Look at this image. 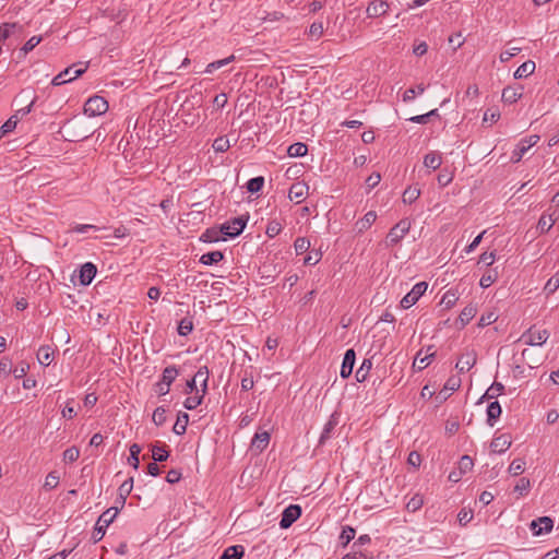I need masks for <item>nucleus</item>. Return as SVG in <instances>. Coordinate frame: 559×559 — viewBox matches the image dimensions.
I'll use <instances>...</instances> for the list:
<instances>
[{
	"instance_id": "2eb2a0df",
	"label": "nucleus",
	"mask_w": 559,
	"mask_h": 559,
	"mask_svg": "<svg viewBox=\"0 0 559 559\" xmlns=\"http://www.w3.org/2000/svg\"><path fill=\"white\" fill-rule=\"evenodd\" d=\"M308 189L305 182H295L289 188L288 198L296 203H300L308 194Z\"/></svg>"
},
{
	"instance_id": "4468645a",
	"label": "nucleus",
	"mask_w": 559,
	"mask_h": 559,
	"mask_svg": "<svg viewBox=\"0 0 559 559\" xmlns=\"http://www.w3.org/2000/svg\"><path fill=\"white\" fill-rule=\"evenodd\" d=\"M355 359H356L355 350L353 348L347 349L345 352V355L343 358V364L341 367V372H340L342 378L346 379L352 374L353 368L355 365Z\"/></svg>"
},
{
	"instance_id": "f257e3e1",
	"label": "nucleus",
	"mask_w": 559,
	"mask_h": 559,
	"mask_svg": "<svg viewBox=\"0 0 559 559\" xmlns=\"http://www.w3.org/2000/svg\"><path fill=\"white\" fill-rule=\"evenodd\" d=\"M119 510V507H111L100 514L92 536L95 543L99 542L105 536L106 528L114 522Z\"/></svg>"
},
{
	"instance_id": "423d86ee",
	"label": "nucleus",
	"mask_w": 559,
	"mask_h": 559,
	"mask_svg": "<svg viewBox=\"0 0 559 559\" xmlns=\"http://www.w3.org/2000/svg\"><path fill=\"white\" fill-rule=\"evenodd\" d=\"M108 102L98 95L90 97L84 105V114L90 117L104 115L108 110Z\"/></svg>"
},
{
	"instance_id": "393cba45",
	"label": "nucleus",
	"mask_w": 559,
	"mask_h": 559,
	"mask_svg": "<svg viewBox=\"0 0 559 559\" xmlns=\"http://www.w3.org/2000/svg\"><path fill=\"white\" fill-rule=\"evenodd\" d=\"M224 259V254L222 251H211L207 253H204L200 258V262L204 265H213L218 262H221Z\"/></svg>"
},
{
	"instance_id": "aec40b11",
	"label": "nucleus",
	"mask_w": 559,
	"mask_h": 559,
	"mask_svg": "<svg viewBox=\"0 0 559 559\" xmlns=\"http://www.w3.org/2000/svg\"><path fill=\"white\" fill-rule=\"evenodd\" d=\"M133 488V478L130 477L129 479L124 480L118 491H119V497H118V500L117 502L120 504V508H122L126 503V500H127V497L130 495L131 490Z\"/></svg>"
},
{
	"instance_id": "5fc2aeb1",
	"label": "nucleus",
	"mask_w": 559,
	"mask_h": 559,
	"mask_svg": "<svg viewBox=\"0 0 559 559\" xmlns=\"http://www.w3.org/2000/svg\"><path fill=\"white\" fill-rule=\"evenodd\" d=\"M59 484V475L56 472H50L45 479L44 488L46 490H51L56 488Z\"/></svg>"
},
{
	"instance_id": "a19ab883",
	"label": "nucleus",
	"mask_w": 559,
	"mask_h": 559,
	"mask_svg": "<svg viewBox=\"0 0 559 559\" xmlns=\"http://www.w3.org/2000/svg\"><path fill=\"white\" fill-rule=\"evenodd\" d=\"M141 452V448L139 444L136 443H133L131 447H130V456L128 457V462L129 464L134 468V469H138L139 468V464H140V460H139V454Z\"/></svg>"
},
{
	"instance_id": "a18cd8bd",
	"label": "nucleus",
	"mask_w": 559,
	"mask_h": 559,
	"mask_svg": "<svg viewBox=\"0 0 559 559\" xmlns=\"http://www.w3.org/2000/svg\"><path fill=\"white\" fill-rule=\"evenodd\" d=\"M531 489V480L526 477H522L518 480L514 486V492L519 493V496L526 495Z\"/></svg>"
},
{
	"instance_id": "5701e85b",
	"label": "nucleus",
	"mask_w": 559,
	"mask_h": 559,
	"mask_svg": "<svg viewBox=\"0 0 559 559\" xmlns=\"http://www.w3.org/2000/svg\"><path fill=\"white\" fill-rule=\"evenodd\" d=\"M442 164L441 155L437 152H430L425 155L424 157V165L425 167L436 170L438 169Z\"/></svg>"
},
{
	"instance_id": "72a5a7b5",
	"label": "nucleus",
	"mask_w": 559,
	"mask_h": 559,
	"mask_svg": "<svg viewBox=\"0 0 559 559\" xmlns=\"http://www.w3.org/2000/svg\"><path fill=\"white\" fill-rule=\"evenodd\" d=\"M420 197V189L417 187H408L404 190L402 200L404 203L412 204Z\"/></svg>"
},
{
	"instance_id": "052dcab7",
	"label": "nucleus",
	"mask_w": 559,
	"mask_h": 559,
	"mask_svg": "<svg viewBox=\"0 0 559 559\" xmlns=\"http://www.w3.org/2000/svg\"><path fill=\"white\" fill-rule=\"evenodd\" d=\"M473 511L465 508H463L457 514V521L463 526L468 524L473 520Z\"/></svg>"
},
{
	"instance_id": "9d476101",
	"label": "nucleus",
	"mask_w": 559,
	"mask_h": 559,
	"mask_svg": "<svg viewBox=\"0 0 559 559\" xmlns=\"http://www.w3.org/2000/svg\"><path fill=\"white\" fill-rule=\"evenodd\" d=\"M476 361H477L476 353L474 350H467L460 356V358L455 365V368L461 373L467 372L475 366Z\"/></svg>"
},
{
	"instance_id": "ea45409f",
	"label": "nucleus",
	"mask_w": 559,
	"mask_h": 559,
	"mask_svg": "<svg viewBox=\"0 0 559 559\" xmlns=\"http://www.w3.org/2000/svg\"><path fill=\"white\" fill-rule=\"evenodd\" d=\"M554 224L555 218H552L551 215H542L538 221L537 228L542 234L548 233L550 228L554 226Z\"/></svg>"
},
{
	"instance_id": "c756f323",
	"label": "nucleus",
	"mask_w": 559,
	"mask_h": 559,
	"mask_svg": "<svg viewBox=\"0 0 559 559\" xmlns=\"http://www.w3.org/2000/svg\"><path fill=\"white\" fill-rule=\"evenodd\" d=\"M535 71V62L534 61H525L523 62L514 72L515 79H523L531 75Z\"/></svg>"
},
{
	"instance_id": "4be33fe9",
	"label": "nucleus",
	"mask_w": 559,
	"mask_h": 559,
	"mask_svg": "<svg viewBox=\"0 0 559 559\" xmlns=\"http://www.w3.org/2000/svg\"><path fill=\"white\" fill-rule=\"evenodd\" d=\"M501 415V406L497 401L491 402L487 407V424L492 427L496 419Z\"/></svg>"
},
{
	"instance_id": "473e14b6",
	"label": "nucleus",
	"mask_w": 559,
	"mask_h": 559,
	"mask_svg": "<svg viewBox=\"0 0 559 559\" xmlns=\"http://www.w3.org/2000/svg\"><path fill=\"white\" fill-rule=\"evenodd\" d=\"M189 421V415L187 413H181L178 415L177 421L174 425V432L176 435H183L187 430V425Z\"/></svg>"
},
{
	"instance_id": "49530a36",
	"label": "nucleus",
	"mask_w": 559,
	"mask_h": 559,
	"mask_svg": "<svg viewBox=\"0 0 559 559\" xmlns=\"http://www.w3.org/2000/svg\"><path fill=\"white\" fill-rule=\"evenodd\" d=\"M498 320V316L495 311H488L486 313H483L478 320V326L485 328L492 323H495Z\"/></svg>"
},
{
	"instance_id": "1a4fd4ad",
	"label": "nucleus",
	"mask_w": 559,
	"mask_h": 559,
	"mask_svg": "<svg viewBox=\"0 0 559 559\" xmlns=\"http://www.w3.org/2000/svg\"><path fill=\"white\" fill-rule=\"evenodd\" d=\"M301 515V508L297 504L288 506L282 513L280 526L282 528H288L294 522H296Z\"/></svg>"
},
{
	"instance_id": "de8ad7c7",
	"label": "nucleus",
	"mask_w": 559,
	"mask_h": 559,
	"mask_svg": "<svg viewBox=\"0 0 559 559\" xmlns=\"http://www.w3.org/2000/svg\"><path fill=\"white\" fill-rule=\"evenodd\" d=\"M41 39H43L41 36H33V37H31L24 44V46L21 48L20 53L22 56H26L28 52H31L41 41Z\"/></svg>"
},
{
	"instance_id": "c9c22d12",
	"label": "nucleus",
	"mask_w": 559,
	"mask_h": 559,
	"mask_svg": "<svg viewBox=\"0 0 559 559\" xmlns=\"http://www.w3.org/2000/svg\"><path fill=\"white\" fill-rule=\"evenodd\" d=\"M204 395L205 394H203L202 392L200 393V391L197 390L194 395L188 396L185 400V407L190 411L197 408L202 403Z\"/></svg>"
},
{
	"instance_id": "bb28decb",
	"label": "nucleus",
	"mask_w": 559,
	"mask_h": 559,
	"mask_svg": "<svg viewBox=\"0 0 559 559\" xmlns=\"http://www.w3.org/2000/svg\"><path fill=\"white\" fill-rule=\"evenodd\" d=\"M504 391V385L500 382H493L481 396L480 402L483 400H493L501 395Z\"/></svg>"
},
{
	"instance_id": "09e8293b",
	"label": "nucleus",
	"mask_w": 559,
	"mask_h": 559,
	"mask_svg": "<svg viewBox=\"0 0 559 559\" xmlns=\"http://www.w3.org/2000/svg\"><path fill=\"white\" fill-rule=\"evenodd\" d=\"M263 185H264V178L263 177H255V178L250 179L247 182V190L250 193H257V192H259L263 188Z\"/></svg>"
},
{
	"instance_id": "a878e982",
	"label": "nucleus",
	"mask_w": 559,
	"mask_h": 559,
	"mask_svg": "<svg viewBox=\"0 0 559 559\" xmlns=\"http://www.w3.org/2000/svg\"><path fill=\"white\" fill-rule=\"evenodd\" d=\"M40 365L49 366L53 359V350L49 346H40L37 353Z\"/></svg>"
},
{
	"instance_id": "f3484780",
	"label": "nucleus",
	"mask_w": 559,
	"mask_h": 559,
	"mask_svg": "<svg viewBox=\"0 0 559 559\" xmlns=\"http://www.w3.org/2000/svg\"><path fill=\"white\" fill-rule=\"evenodd\" d=\"M523 95L522 86H507L502 91V100L508 104L518 102Z\"/></svg>"
},
{
	"instance_id": "4d7b16f0",
	"label": "nucleus",
	"mask_w": 559,
	"mask_h": 559,
	"mask_svg": "<svg viewBox=\"0 0 559 559\" xmlns=\"http://www.w3.org/2000/svg\"><path fill=\"white\" fill-rule=\"evenodd\" d=\"M435 116L439 117L438 109H432L429 112L424 114V115L414 116V117L409 118V121L425 124L428 122V119L430 117H435Z\"/></svg>"
},
{
	"instance_id": "6ab92c4d",
	"label": "nucleus",
	"mask_w": 559,
	"mask_h": 559,
	"mask_svg": "<svg viewBox=\"0 0 559 559\" xmlns=\"http://www.w3.org/2000/svg\"><path fill=\"white\" fill-rule=\"evenodd\" d=\"M377 219V213L374 211L367 212L364 217L356 222V227L359 233L367 230Z\"/></svg>"
},
{
	"instance_id": "69168bd1",
	"label": "nucleus",
	"mask_w": 559,
	"mask_h": 559,
	"mask_svg": "<svg viewBox=\"0 0 559 559\" xmlns=\"http://www.w3.org/2000/svg\"><path fill=\"white\" fill-rule=\"evenodd\" d=\"M17 124V117L16 115L10 117L2 126H1V132L2 134H7L11 131H13L16 128Z\"/></svg>"
},
{
	"instance_id": "a211bd4d",
	"label": "nucleus",
	"mask_w": 559,
	"mask_h": 559,
	"mask_svg": "<svg viewBox=\"0 0 559 559\" xmlns=\"http://www.w3.org/2000/svg\"><path fill=\"white\" fill-rule=\"evenodd\" d=\"M270 438L267 431L257 432L251 441V447L262 452L269 445Z\"/></svg>"
},
{
	"instance_id": "cd10ccee",
	"label": "nucleus",
	"mask_w": 559,
	"mask_h": 559,
	"mask_svg": "<svg viewBox=\"0 0 559 559\" xmlns=\"http://www.w3.org/2000/svg\"><path fill=\"white\" fill-rule=\"evenodd\" d=\"M245 549L241 545L229 546L219 559H241Z\"/></svg>"
},
{
	"instance_id": "f8f14e48",
	"label": "nucleus",
	"mask_w": 559,
	"mask_h": 559,
	"mask_svg": "<svg viewBox=\"0 0 559 559\" xmlns=\"http://www.w3.org/2000/svg\"><path fill=\"white\" fill-rule=\"evenodd\" d=\"M390 5L384 0H374L369 3L366 9L367 16L377 19L388 13Z\"/></svg>"
},
{
	"instance_id": "4c0bfd02",
	"label": "nucleus",
	"mask_w": 559,
	"mask_h": 559,
	"mask_svg": "<svg viewBox=\"0 0 559 559\" xmlns=\"http://www.w3.org/2000/svg\"><path fill=\"white\" fill-rule=\"evenodd\" d=\"M525 461L523 459H515L509 465L508 472L512 476H519L525 471Z\"/></svg>"
},
{
	"instance_id": "f704fd0d",
	"label": "nucleus",
	"mask_w": 559,
	"mask_h": 559,
	"mask_svg": "<svg viewBox=\"0 0 559 559\" xmlns=\"http://www.w3.org/2000/svg\"><path fill=\"white\" fill-rule=\"evenodd\" d=\"M235 56L234 55H230L229 57L227 58H224V59H221V60H216V61H213L211 63H209L205 68V73H213L215 70L222 68V67H225L227 64H229L230 62H233L235 60Z\"/></svg>"
},
{
	"instance_id": "79ce46f5",
	"label": "nucleus",
	"mask_w": 559,
	"mask_h": 559,
	"mask_svg": "<svg viewBox=\"0 0 559 559\" xmlns=\"http://www.w3.org/2000/svg\"><path fill=\"white\" fill-rule=\"evenodd\" d=\"M498 278V273L495 270L487 271L480 278L479 285L483 288H488L491 286Z\"/></svg>"
},
{
	"instance_id": "58836bf2",
	"label": "nucleus",
	"mask_w": 559,
	"mask_h": 559,
	"mask_svg": "<svg viewBox=\"0 0 559 559\" xmlns=\"http://www.w3.org/2000/svg\"><path fill=\"white\" fill-rule=\"evenodd\" d=\"M424 504V497L419 493L414 495L406 503L408 512L418 511Z\"/></svg>"
},
{
	"instance_id": "dca6fc26",
	"label": "nucleus",
	"mask_w": 559,
	"mask_h": 559,
	"mask_svg": "<svg viewBox=\"0 0 559 559\" xmlns=\"http://www.w3.org/2000/svg\"><path fill=\"white\" fill-rule=\"evenodd\" d=\"M96 272H97L96 266L91 262H86L80 269V274H79L80 283L84 286L90 285L92 283L93 278L95 277Z\"/></svg>"
},
{
	"instance_id": "13d9d810",
	"label": "nucleus",
	"mask_w": 559,
	"mask_h": 559,
	"mask_svg": "<svg viewBox=\"0 0 559 559\" xmlns=\"http://www.w3.org/2000/svg\"><path fill=\"white\" fill-rule=\"evenodd\" d=\"M474 466L473 460L468 455H463L459 462L460 474L469 472Z\"/></svg>"
},
{
	"instance_id": "774afa93",
	"label": "nucleus",
	"mask_w": 559,
	"mask_h": 559,
	"mask_svg": "<svg viewBox=\"0 0 559 559\" xmlns=\"http://www.w3.org/2000/svg\"><path fill=\"white\" fill-rule=\"evenodd\" d=\"M342 559H373V557L362 551L355 550L346 554Z\"/></svg>"
},
{
	"instance_id": "7ed1b4c3",
	"label": "nucleus",
	"mask_w": 559,
	"mask_h": 559,
	"mask_svg": "<svg viewBox=\"0 0 559 559\" xmlns=\"http://www.w3.org/2000/svg\"><path fill=\"white\" fill-rule=\"evenodd\" d=\"M549 337V333L546 329H537L536 326L530 328L522 334L519 342H523L528 346H542L546 343Z\"/></svg>"
},
{
	"instance_id": "0eeeda50",
	"label": "nucleus",
	"mask_w": 559,
	"mask_h": 559,
	"mask_svg": "<svg viewBox=\"0 0 559 559\" xmlns=\"http://www.w3.org/2000/svg\"><path fill=\"white\" fill-rule=\"evenodd\" d=\"M539 135L533 134L522 139L515 146L512 152L511 160L512 163H519L523 156L531 150L534 145H536L539 141Z\"/></svg>"
},
{
	"instance_id": "20e7f679",
	"label": "nucleus",
	"mask_w": 559,
	"mask_h": 559,
	"mask_svg": "<svg viewBox=\"0 0 559 559\" xmlns=\"http://www.w3.org/2000/svg\"><path fill=\"white\" fill-rule=\"evenodd\" d=\"M248 215H241L227 221L221 226L219 231L226 237L235 238L242 233L248 223Z\"/></svg>"
},
{
	"instance_id": "ddd939ff",
	"label": "nucleus",
	"mask_w": 559,
	"mask_h": 559,
	"mask_svg": "<svg viewBox=\"0 0 559 559\" xmlns=\"http://www.w3.org/2000/svg\"><path fill=\"white\" fill-rule=\"evenodd\" d=\"M552 526L554 521L549 516L538 518L531 523V528L536 536L549 533L552 530Z\"/></svg>"
},
{
	"instance_id": "b1692460",
	"label": "nucleus",
	"mask_w": 559,
	"mask_h": 559,
	"mask_svg": "<svg viewBox=\"0 0 559 559\" xmlns=\"http://www.w3.org/2000/svg\"><path fill=\"white\" fill-rule=\"evenodd\" d=\"M423 350H419L414 359L413 368L417 370H423L428 367L431 362V358L435 356V353L426 354L421 357Z\"/></svg>"
},
{
	"instance_id": "8fccbe9b",
	"label": "nucleus",
	"mask_w": 559,
	"mask_h": 559,
	"mask_svg": "<svg viewBox=\"0 0 559 559\" xmlns=\"http://www.w3.org/2000/svg\"><path fill=\"white\" fill-rule=\"evenodd\" d=\"M294 248L297 254H302L310 248V241L306 237H299L295 240Z\"/></svg>"
},
{
	"instance_id": "2f4dec72",
	"label": "nucleus",
	"mask_w": 559,
	"mask_h": 559,
	"mask_svg": "<svg viewBox=\"0 0 559 559\" xmlns=\"http://www.w3.org/2000/svg\"><path fill=\"white\" fill-rule=\"evenodd\" d=\"M169 451L166 445L154 444L152 447V457L155 462H164L168 459Z\"/></svg>"
},
{
	"instance_id": "6e6d98bb",
	"label": "nucleus",
	"mask_w": 559,
	"mask_h": 559,
	"mask_svg": "<svg viewBox=\"0 0 559 559\" xmlns=\"http://www.w3.org/2000/svg\"><path fill=\"white\" fill-rule=\"evenodd\" d=\"M355 534L356 532L353 527L345 526L340 535V540L344 546H346L347 544H349L350 540L355 538Z\"/></svg>"
},
{
	"instance_id": "6e6552de",
	"label": "nucleus",
	"mask_w": 559,
	"mask_h": 559,
	"mask_svg": "<svg viewBox=\"0 0 559 559\" xmlns=\"http://www.w3.org/2000/svg\"><path fill=\"white\" fill-rule=\"evenodd\" d=\"M427 283L426 282H419L414 285L412 290L407 293L401 300V307L403 309H408L413 305L417 302V300L425 294L427 290Z\"/></svg>"
},
{
	"instance_id": "864d4df0",
	"label": "nucleus",
	"mask_w": 559,
	"mask_h": 559,
	"mask_svg": "<svg viewBox=\"0 0 559 559\" xmlns=\"http://www.w3.org/2000/svg\"><path fill=\"white\" fill-rule=\"evenodd\" d=\"M460 386H461V379L456 376H452L447 380V382L444 383V386L440 393H442L444 391L454 392V391L459 390Z\"/></svg>"
},
{
	"instance_id": "412c9836",
	"label": "nucleus",
	"mask_w": 559,
	"mask_h": 559,
	"mask_svg": "<svg viewBox=\"0 0 559 559\" xmlns=\"http://www.w3.org/2000/svg\"><path fill=\"white\" fill-rule=\"evenodd\" d=\"M210 371L206 366L200 367L197 373L193 376L197 379V382L201 385V392L206 394L207 391V382H209Z\"/></svg>"
},
{
	"instance_id": "bf43d9fd",
	"label": "nucleus",
	"mask_w": 559,
	"mask_h": 559,
	"mask_svg": "<svg viewBox=\"0 0 559 559\" xmlns=\"http://www.w3.org/2000/svg\"><path fill=\"white\" fill-rule=\"evenodd\" d=\"M424 92L425 86L423 84L417 85L416 90L408 88L403 94V100L406 103L412 102L415 98L416 94H423Z\"/></svg>"
},
{
	"instance_id": "39448f33",
	"label": "nucleus",
	"mask_w": 559,
	"mask_h": 559,
	"mask_svg": "<svg viewBox=\"0 0 559 559\" xmlns=\"http://www.w3.org/2000/svg\"><path fill=\"white\" fill-rule=\"evenodd\" d=\"M79 66L80 64H72V66L68 67L67 69H64L62 72H60L52 79L51 84L55 86H59V85L66 84L68 82H71V81L75 80L76 78H79L80 75H82L86 71L87 66L86 64L83 67H79Z\"/></svg>"
},
{
	"instance_id": "3c124183",
	"label": "nucleus",
	"mask_w": 559,
	"mask_h": 559,
	"mask_svg": "<svg viewBox=\"0 0 559 559\" xmlns=\"http://www.w3.org/2000/svg\"><path fill=\"white\" fill-rule=\"evenodd\" d=\"M213 150L217 153H224L226 152L229 147H230V144H229V140L224 138V136H219L217 139L214 140L213 142Z\"/></svg>"
},
{
	"instance_id": "c85d7f7f",
	"label": "nucleus",
	"mask_w": 559,
	"mask_h": 559,
	"mask_svg": "<svg viewBox=\"0 0 559 559\" xmlns=\"http://www.w3.org/2000/svg\"><path fill=\"white\" fill-rule=\"evenodd\" d=\"M477 307L476 305L469 304L467 305L460 313L459 320L461 324L464 326L476 316Z\"/></svg>"
},
{
	"instance_id": "e433bc0d",
	"label": "nucleus",
	"mask_w": 559,
	"mask_h": 559,
	"mask_svg": "<svg viewBox=\"0 0 559 559\" xmlns=\"http://www.w3.org/2000/svg\"><path fill=\"white\" fill-rule=\"evenodd\" d=\"M308 147L305 143H294L289 145L287 153L292 157H302L307 154Z\"/></svg>"
},
{
	"instance_id": "680f3d73",
	"label": "nucleus",
	"mask_w": 559,
	"mask_h": 559,
	"mask_svg": "<svg viewBox=\"0 0 559 559\" xmlns=\"http://www.w3.org/2000/svg\"><path fill=\"white\" fill-rule=\"evenodd\" d=\"M152 419L156 426H162L166 421V409L157 407L153 413Z\"/></svg>"
},
{
	"instance_id": "0e129e2a",
	"label": "nucleus",
	"mask_w": 559,
	"mask_h": 559,
	"mask_svg": "<svg viewBox=\"0 0 559 559\" xmlns=\"http://www.w3.org/2000/svg\"><path fill=\"white\" fill-rule=\"evenodd\" d=\"M79 456H80V450L76 447L68 448L63 452V460L66 462H74L79 459Z\"/></svg>"
},
{
	"instance_id": "e2e57ef3",
	"label": "nucleus",
	"mask_w": 559,
	"mask_h": 559,
	"mask_svg": "<svg viewBox=\"0 0 559 559\" xmlns=\"http://www.w3.org/2000/svg\"><path fill=\"white\" fill-rule=\"evenodd\" d=\"M522 357L524 362L530 367L534 368L537 367L542 361L538 358H533L532 353L528 349H524L522 352Z\"/></svg>"
},
{
	"instance_id": "7c9ffc66",
	"label": "nucleus",
	"mask_w": 559,
	"mask_h": 559,
	"mask_svg": "<svg viewBox=\"0 0 559 559\" xmlns=\"http://www.w3.org/2000/svg\"><path fill=\"white\" fill-rule=\"evenodd\" d=\"M372 368L371 359H364L360 367L355 373L356 380L358 382H364L367 380L370 369Z\"/></svg>"
},
{
	"instance_id": "338daca9",
	"label": "nucleus",
	"mask_w": 559,
	"mask_h": 559,
	"mask_svg": "<svg viewBox=\"0 0 559 559\" xmlns=\"http://www.w3.org/2000/svg\"><path fill=\"white\" fill-rule=\"evenodd\" d=\"M323 34V24L321 22H314L309 27V35L314 38H320Z\"/></svg>"
},
{
	"instance_id": "9b49d317",
	"label": "nucleus",
	"mask_w": 559,
	"mask_h": 559,
	"mask_svg": "<svg viewBox=\"0 0 559 559\" xmlns=\"http://www.w3.org/2000/svg\"><path fill=\"white\" fill-rule=\"evenodd\" d=\"M512 444V437L510 433H501L495 437L490 443V450L493 453H503Z\"/></svg>"
},
{
	"instance_id": "603ef678",
	"label": "nucleus",
	"mask_w": 559,
	"mask_h": 559,
	"mask_svg": "<svg viewBox=\"0 0 559 559\" xmlns=\"http://www.w3.org/2000/svg\"><path fill=\"white\" fill-rule=\"evenodd\" d=\"M558 288H559V271L547 281V283L544 287V290L549 295V294H554Z\"/></svg>"
},
{
	"instance_id": "37998d69",
	"label": "nucleus",
	"mask_w": 559,
	"mask_h": 559,
	"mask_svg": "<svg viewBox=\"0 0 559 559\" xmlns=\"http://www.w3.org/2000/svg\"><path fill=\"white\" fill-rule=\"evenodd\" d=\"M179 371L175 366H168L164 369L162 381L167 383L168 385H171V383L177 378Z\"/></svg>"
},
{
	"instance_id": "c03bdc74",
	"label": "nucleus",
	"mask_w": 559,
	"mask_h": 559,
	"mask_svg": "<svg viewBox=\"0 0 559 559\" xmlns=\"http://www.w3.org/2000/svg\"><path fill=\"white\" fill-rule=\"evenodd\" d=\"M193 330V322L190 318H183L180 320L178 325V334L181 336H187Z\"/></svg>"
},
{
	"instance_id": "f03ea898",
	"label": "nucleus",
	"mask_w": 559,
	"mask_h": 559,
	"mask_svg": "<svg viewBox=\"0 0 559 559\" xmlns=\"http://www.w3.org/2000/svg\"><path fill=\"white\" fill-rule=\"evenodd\" d=\"M411 221L407 218L401 219L396 223L386 235V246L394 247L408 234L411 229Z\"/></svg>"
}]
</instances>
